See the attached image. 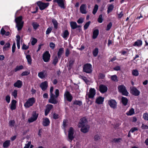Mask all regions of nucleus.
<instances>
[{"instance_id":"obj_1","label":"nucleus","mask_w":148,"mask_h":148,"mask_svg":"<svg viewBox=\"0 0 148 148\" xmlns=\"http://www.w3.org/2000/svg\"><path fill=\"white\" fill-rule=\"evenodd\" d=\"M15 21L16 23V26L17 28L18 31L21 30L24 24V22L22 21V17L21 16L15 19Z\"/></svg>"},{"instance_id":"obj_2","label":"nucleus","mask_w":148,"mask_h":148,"mask_svg":"<svg viewBox=\"0 0 148 148\" xmlns=\"http://www.w3.org/2000/svg\"><path fill=\"white\" fill-rule=\"evenodd\" d=\"M55 95L54 94L50 95V98L49 99V103L52 104H56L58 103V101L56 99L59 95V90L58 89L56 90L55 91Z\"/></svg>"},{"instance_id":"obj_3","label":"nucleus","mask_w":148,"mask_h":148,"mask_svg":"<svg viewBox=\"0 0 148 148\" xmlns=\"http://www.w3.org/2000/svg\"><path fill=\"white\" fill-rule=\"evenodd\" d=\"M35 102V100L34 98L32 97L29 98L24 104V106L26 108H29L32 106Z\"/></svg>"},{"instance_id":"obj_4","label":"nucleus","mask_w":148,"mask_h":148,"mask_svg":"<svg viewBox=\"0 0 148 148\" xmlns=\"http://www.w3.org/2000/svg\"><path fill=\"white\" fill-rule=\"evenodd\" d=\"M83 71L88 73H90L92 71V66L90 64H86L84 65L83 68Z\"/></svg>"},{"instance_id":"obj_5","label":"nucleus","mask_w":148,"mask_h":148,"mask_svg":"<svg viewBox=\"0 0 148 148\" xmlns=\"http://www.w3.org/2000/svg\"><path fill=\"white\" fill-rule=\"evenodd\" d=\"M119 91L121 93L122 95L127 96L128 92L127 91L125 86L123 85H121L118 87Z\"/></svg>"},{"instance_id":"obj_6","label":"nucleus","mask_w":148,"mask_h":148,"mask_svg":"<svg viewBox=\"0 0 148 148\" xmlns=\"http://www.w3.org/2000/svg\"><path fill=\"white\" fill-rule=\"evenodd\" d=\"M96 94V90L93 88H90L89 90V92L88 93L86 94V97L87 96L89 98L93 99Z\"/></svg>"},{"instance_id":"obj_7","label":"nucleus","mask_w":148,"mask_h":148,"mask_svg":"<svg viewBox=\"0 0 148 148\" xmlns=\"http://www.w3.org/2000/svg\"><path fill=\"white\" fill-rule=\"evenodd\" d=\"M51 55L48 51H46L43 54L42 58L45 62H48L50 60Z\"/></svg>"},{"instance_id":"obj_8","label":"nucleus","mask_w":148,"mask_h":148,"mask_svg":"<svg viewBox=\"0 0 148 148\" xmlns=\"http://www.w3.org/2000/svg\"><path fill=\"white\" fill-rule=\"evenodd\" d=\"M37 4L39 6L40 9L41 10L44 9L49 5L48 3H42L40 1H38L37 2Z\"/></svg>"},{"instance_id":"obj_9","label":"nucleus","mask_w":148,"mask_h":148,"mask_svg":"<svg viewBox=\"0 0 148 148\" xmlns=\"http://www.w3.org/2000/svg\"><path fill=\"white\" fill-rule=\"evenodd\" d=\"M64 99H66L69 102L71 101L73 99L72 96L68 91L65 92L64 94Z\"/></svg>"},{"instance_id":"obj_10","label":"nucleus","mask_w":148,"mask_h":148,"mask_svg":"<svg viewBox=\"0 0 148 148\" xmlns=\"http://www.w3.org/2000/svg\"><path fill=\"white\" fill-rule=\"evenodd\" d=\"M108 103L110 106L114 109L116 108L117 107V103L114 99H111L108 101Z\"/></svg>"},{"instance_id":"obj_11","label":"nucleus","mask_w":148,"mask_h":148,"mask_svg":"<svg viewBox=\"0 0 148 148\" xmlns=\"http://www.w3.org/2000/svg\"><path fill=\"white\" fill-rule=\"evenodd\" d=\"M68 132L69 138L71 141H72L74 138L73 136L74 134V130L73 127H70Z\"/></svg>"},{"instance_id":"obj_12","label":"nucleus","mask_w":148,"mask_h":148,"mask_svg":"<svg viewBox=\"0 0 148 148\" xmlns=\"http://www.w3.org/2000/svg\"><path fill=\"white\" fill-rule=\"evenodd\" d=\"M131 92L133 95L136 96H138L140 93V92L135 87H132L131 88Z\"/></svg>"},{"instance_id":"obj_13","label":"nucleus","mask_w":148,"mask_h":148,"mask_svg":"<svg viewBox=\"0 0 148 148\" xmlns=\"http://www.w3.org/2000/svg\"><path fill=\"white\" fill-rule=\"evenodd\" d=\"M87 122V120L86 118L85 117L82 118L80 119V121L79 122L78 126L79 127H81L82 126L86 125V123Z\"/></svg>"},{"instance_id":"obj_14","label":"nucleus","mask_w":148,"mask_h":148,"mask_svg":"<svg viewBox=\"0 0 148 148\" xmlns=\"http://www.w3.org/2000/svg\"><path fill=\"white\" fill-rule=\"evenodd\" d=\"M86 5L85 4H82L80 7V12L83 14H86L87 13Z\"/></svg>"},{"instance_id":"obj_15","label":"nucleus","mask_w":148,"mask_h":148,"mask_svg":"<svg viewBox=\"0 0 148 148\" xmlns=\"http://www.w3.org/2000/svg\"><path fill=\"white\" fill-rule=\"evenodd\" d=\"M81 129V131L84 133H86L89 130L90 127L87 125H84L82 126Z\"/></svg>"},{"instance_id":"obj_16","label":"nucleus","mask_w":148,"mask_h":148,"mask_svg":"<svg viewBox=\"0 0 148 148\" xmlns=\"http://www.w3.org/2000/svg\"><path fill=\"white\" fill-rule=\"evenodd\" d=\"M99 90L102 93L106 92L108 90L107 87L105 85L101 84L99 87Z\"/></svg>"},{"instance_id":"obj_17","label":"nucleus","mask_w":148,"mask_h":148,"mask_svg":"<svg viewBox=\"0 0 148 148\" xmlns=\"http://www.w3.org/2000/svg\"><path fill=\"white\" fill-rule=\"evenodd\" d=\"M48 86L47 82L46 81L42 82L40 85V87L43 91L45 90Z\"/></svg>"},{"instance_id":"obj_18","label":"nucleus","mask_w":148,"mask_h":148,"mask_svg":"<svg viewBox=\"0 0 148 148\" xmlns=\"http://www.w3.org/2000/svg\"><path fill=\"white\" fill-rule=\"evenodd\" d=\"M53 1L56 2L61 8H65L63 0H54Z\"/></svg>"},{"instance_id":"obj_19","label":"nucleus","mask_w":148,"mask_h":148,"mask_svg":"<svg viewBox=\"0 0 148 148\" xmlns=\"http://www.w3.org/2000/svg\"><path fill=\"white\" fill-rule=\"evenodd\" d=\"M38 76L39 77L42 79L45 78L47 76L45 71H43L39 72L38 74Z\"/></svg>"},{"instance_id":"obj_20","label":"nucleus","mask_w":148,"mask_h":148,"mask_svg":"<svg viewBox=\"0 0 148 148\" xmlns=\"http://www.w3.org/2000/svg\"><path fill=\"white\" fill-rule=\"evenodd\" d=\"M22 82L20 80H18L14 84V86L15 87L20 88L22 85Z\"/></svg>"},{"instance_id":"obj_21","label":"nucleus","mask_w":148,"mask_h":148,"mask_svg":"<svg viewBox=\"0 0 148 148\" xmlns=\"http://www.w3.org/2000/svg\"><path fill=\"white\" fill-rule=\"evenodd\" d=\"M50 121L47 118H45L43 119L42 121V125L44 126H47L49 125Z\"/></svg>"},{"instance_id":"obj_22","label":"nucleus","mask_w":148,"mask_h":148,"mask_svg":"<svg viewBox=\"0 0 148 148\" xmlns=\"http://www.w3.org/2000/svg\"><path fill=\"white\" fill-rule=\"evenodd\" d=\"M99 34V31L98 29L94 30L93 32L92 38L93 39H96L97 37Z\"/></svg>"},{"instance_id":"obj_23","label":"nucleus","mask_w":148,"mask_h":148,"mask_svg":"<svg viewBox=\"0 0 148 148\" xmlns=\"http://www.w3.org/2000/svg\"><path fill=\"white\" fill-rule=\"evenodd\" d=\"M104 98L100 96L97 98L96 99V102L98 104H102Z\"/></svg>"},{"instance_id":"obj_24","label":"nucleus","mask_w":148,"mask_h":148,"mask_svg":"<svg viewBox=\"0 0 148 148\" xmlns=\"http://www.w3.org/2000/svg\"><path fill=\"white\" fill-rule=\"evenodd\" d=\"M69 33L67 30H65L63 33L62 35V37L65 39L66 40L67 39L69 35Z\"/></svg>"},{"instance_id":"obj_25","label":"nucleus","mask_w":148,"mask_h":148,"mask_svg":"<svg viewBox=\"0 0 148 148\" xmlns=\"http://www.w3.org/2000/svg\"><path fill=\"white\" fill-rule=\"evenodd\" d=\"M64 49L63 48H61L59 49L57 53L58 57L59 58H60L61 57V56L64 53Z\"/></svg>"},{"instance_id":"obj_26","label":"nucleus","mask_w":148,"mask_h":148,"mask_svg":"<svg viewBox=\"0 0 148 148\" xmlns=\"http://www.w3.org/2000/svg\"><path fill=\"white\" fill-rule=\"evenodd\" d=\"M121 101L123 104L125 106L127 104L128 100L127 98L123 97L121 98Z\"/></svg>"},{"instance_id":"obj_27","label":"nucleus","mask_w":148,"mask_h":148,"mask_svg":"<svg viewBox=\"0 0 148 148\" xmlns=\"http://www.w3.org/2000/svg\"><path fill=\"white\" fill-rule=\"evenodd\" d=\"M10 144V140L5 141L3 143V147L4 148L8 147Z\"/></svg>"},{"instance_id":"obj_28","label":"nucleus","mask_w":148,"mask_h":148,"mask_svg":"<svg viewBox=\"0 0 148 148\" xmlns=\"http://www.w3.org/2000/svg\"><path fill=\"white\" fill-rule=\"evenodd\" d=\"M71 28L73 29H75L77 28V23L75 22H71L70 23Z\"/></svg>"},{"instance_id":"obj_29","label":"nucleus","mask_w":148,"mask_h":148,"mask_svg":"<svg viewBox=\"0 0 148 148\" xmlns=\"http://www.w3.org/2000/svg\"><path fill=\"white\" fill-rule=\"evenodd\" d=\"M29 64H31L32 63V59L31 56L29 55H27L26 56Z\"/></svg>"},{"instance_id":"obj_30","label":"nucleus","mask_w":148,"mask_h":148,"mask_svg":"<svg viewBox=\"0 0 148 148\" xmlns=\"http://www.w3.org/2000/svg\"><path fill=\"white\" fill-rule=\"evenodd\" d=\"M58 57L57 56H55L53 60L52 64L56 66L58 61Z\"/></svg>"},{"instance_id":"obj_31","label":"nucleus","mask_w":148,"mask_h":148,"mask_svg":"<svg viewBox=\"0 0 148 148\" xmlns=\"http://www.w3.org/2000/svg\"><path fill=\"white\" fill-rule=\"evenodd\" d=\"M142 42L141 40H138L137 41L135 42L134 46H140L142 45Z\"/></svg>"},{"instance_id":"obj_32","label":"nucleus","mask_w":148,"mask_h":148,"mask_svg":"<svg viewBox=\"0 0 148 148\" xmlns=\"http://www.w3.org/2000/svg\"><path fill=\"white\" fill-rule=\"evenodd\" d=\"M32 25L35 30H36L39 26L38 24L36 22H32Z\"/></svg>"},{"instance_id":"obj_33","label":"nucleus","mask_w":148,"mask_h":148,"mask_svg":"<svg viewBox=\"0 0 148 148\" xmlns=\"http://www.w3.org/2000/svg\"><path fill=\"white\" fill-rule=\"evenodd\" d=\"M114 7L113 5L111 4L109 5L108 8L107 12L109 14L112 11L114 8Z\"/></svg>"},{"instance_id":"obj_34","label":"nucleus","mask_w":148,"mask_h":148,"mask_svg":"<svg viewBox=\"0 0 148 148\" xmlns=\"http://www.w3.org/2000/svg\"><path fill=\"white\" fill-rule=\"evenodd\" d=\"M52 22L54 26V27L55 29H57L58 28V23L56 20L55 19H53L52 20Z\"/></svg>"},{"instance_id":"obj_35","label":"nucleus","mask_w":148,"mask_h":148,"mask_svg":"<svg viewBox=\"0 0 148 148\" xmlns=\"http://www.w3.org/2000/svg\"><path fill=\"white\" fill-rule=\"evenodd\" d=\"M111 80L115 82H117L118 81V77L116 75H114L111 76Z\"/></svg>"},{"instance_id":"obj_36","label":"nucleus","mask_w":148,"mask_h":148,"mask_svg":"<svg viewBox=\"0 0 148 148\" xmlns=\"http://www.w3.org/2000/svg\"><path fill=\"white\" fill-rule=\"evenodd\" d=\"M98 9V6L97 5H95L94 8L93 9L92 13L94 14H95L97 12Z\"/></svg>"},{"instance_id":"obj_37","label":"nucleus","mask_w":148,"mask_h":148,"mask_svg":"<svg viewBox=\"0 0 148 148\" xmlns=\"http://www.w3.org/2000/svg\"><path fill=\"white\" fill-rule=\"evenodd\" d=\"M23 69V66L22 65H20V66H17L14 69V71L16 72L18 71H19Z\"/></svg>"},{"instance_id":"obj_38","label":"nucleus","mask_w":148,"mask_h":148,"mask_svg":"<svg viewBox=\"0 0 148 148\" xmlns=\"http://www.w3.org/2000/svg\"><path fill=\"white\" fill-rule=\"evenodd\" d=\"M98 48H96L93 51V54L94 56L96 57L98 55Z\"/></svg>"},{"instance_id":"obj_39","label":"nucleus","mask_w":148,"mask_h":148,"mask_svg":"<svg viewBox=\"0 0 148 148\" xmlns=\"http://www.w3.org/2000/svg\"><path fill=\"white\" fill-rule=\"evenodd\" d=\"M122 140L121 138H114L113 139L112 142L115 143H118Z\"/></svg>"},{"instance_id":"obj_40","label":"nucleus","mask_w":148,"mask_h":148,"mask_svg":"<svg viewBox=\"0 0 148 148\" xmlns=\"http://www.w3.org/2000/svg\"><path fill=\"white\" fill-rule=\"evenodd\" d=\"M10 44L9 42H7L3 48V50L4 51L6 50V48L10 47Z\"/></svg>"},{"instance_id":"obj_41","label":"nucleus","mask_w":148,"mask_h":148,"mask_svg":"<svg viewBox=\"0 0 148 148\" xmlns=\"http://www.w3.org/2000/svg\"><path fill=\"white\" fill-rule=\"evenodd\" d=\"M74 104L81 106L82 104V103L81 101L76 100L73 102Z\"/></svg>"},{"instance_id":"obj_42","label":"nucleus","mask_w":148,"mask_h":148,"mask_svg":"<svg viewBox=\"0 0 148 148\" xmlns=\"http://www.w3.org/2000/svg\"><path fill=\"white\" fill-rule=\"evenodd\" d=\"M38 116V114H36V112H33L32 117L34 119V120L32 121H36L37 118Z\"/></svg>"},{"instance_id":"obj_43","label":"nucleus","mask_w":148,"mask_h":148,"mask_svg":"<svg viewBox=\"0 0 148 148\" xmlns=\"http://www.w3.org/2000/svg\"><path fill=\"white\" fill-rule=\"evenodd\" d=\"M15 123V121L14 120H10L9 121L8 124L9 126L12 127L14 126Z\"/></svg>"},{"instance_id":"obj_44","label":"nucleus","mask_w":148,"mask_h":148,"mask_svg":"<svg viewBox=\"0 0 148 148\" xmlns=\"http://www.w3.org/2000/svg\"><path fill=\"white\" fill-rule=\"evenodd\" d=\"M132 74L133 75L137 76L138 75L139 73L137 70H134L132 71Z\"/></svg>"},{"instance_id":"obj_45","label":"nucleus","mask_w":148,"mask_h":148,"mask_svg":"<svg viewBox=\"0 0 148 148\" xmlns=\"http://www.w3.org/2000/svg\"><path fill=\"white\" fill-rule=\"evenodd\" d=\"M90 23V21H89L87 22L84 26V30L86 29L89 27Z\"/></svg>"},{"instance_id":"obj_46","label":"nucleus","mask_w":148,"mask_h":148,"mask_svg":"<svg viewBox=\"0 0 148 148\" xmlns=\"http://www.w3.org/2000/svg\"><path fill=\"white\" fill-rule=\"evenodd\" d=\"M17 91L16 90H14L12 93V95L15 98L17 97Z\"/></svg>"},{"instance_id":"obj_47","label":"nucleus","mask_w":148,"mask_h":148,"mask_svg":"<svg viewBox=\"0 0 148 148\" xmlns=\"http://www.w3.org/2000/svg\"><path fill=\"white\" fill-rule=\"evenodd\" d=\"M103 19L102 18V15L100 14L99 16L98 19V21L99 23H101L103 22Z\"/></svg>"},{"instance_id":"obj_48","label":"nucleus","mask_w":148,"mask_h":148,"mask_svg":"<svg viewBox=\"0 0 148 148\" xmlns=\"http://www.w3.org/2000/svg\"><path fill=\"white\" fill-rule=\"evenodd\" d=\"M37 40L35 38H32V40L31 42L32 45H34L37 42Z\"/></svg>"},{"instance_id":"obj_49","label":"nucleus","mask_w":148,"mask_h":148,"mask_svg":"<svg viewBox=\"0 0 148 148\" xmlns=\"http://www.w3.org/2000/svg\"><path fill=\"white\" fill-rule=\"evenodd\" d=\"M53 107V106L52 105L49 104L47 105L46 109L50 111Z\"/></svg>"},{"instance_id":"obj_50","label":"nucleus","mask_w":148,"mask_h":148,"mask_svg":"<svg viewBox=\"0 0 148 148\" xmlns=\"http://www.w3.org/2000/svg\"><path fill=\"white\" fill-rule=\"evenodd\" d=\"M143 118L145 120L148 121V114L147 113H146L143 114Z\"/></svg>"},{"instance_id":"obj_51","label":"nucleus","mask_w":148,"mask_h":148,"mask_svg":"<svg viewBox=\"0 0 148 148\" xmlns=\"http://www.w3.org/2000/svg\"><path fill=\"white\" fill-rule=\"evenodd\" d=\"M134 113V109L133 108L131 109L129 112V113L127 114L128 115H131Z\"/></svg>"},{"instance_id":"obj_52","label":"nucleus","mask_w":148,"mask_h":148,"mask_svg":"<svg viewBox=\"0 0 148 148\" xmlns=\"http://www.w3.org/2000/svg\"><path fill=\"white\" fill-rule=\"evenodd\" d=\"M112 23L111 22H110L107 25V28L106 29V30L108 31L112 27Z\"/></svg>"},{"instance_id":"obj_53","label":"nucleus","mask_w":148,"mask_h":148,"mask_svg":"<svg viewBox=\"0 0 148 148\" xmlns=\"http://www.w3.org/2000/svg\"><path fill=\"white\" fill-rule=\"evenodd\" d=\"M49 46L52 49H53L55 47V45L53 42H51L49 44Z\"/></svg>"},{"instance_id":"obj_54","label":"nucleus","mask_w":148,"mask_h":148,"mask_svg":"<svg viewBox=\"0 0 148 148\" xmlns=\"http://www.w3.org/2000/svg\"><path fill=\"white\" fill-rule=\"evenodd\" d=\"M16 48V43L14 42L12 47V52L14 53L15 52V49Z\"/></svg>"},{"instance_id":"obj_55","label":"nucleus","mask_w":148,"mask_h":148,"mask_svg":"<svg viewBox=\"0 0 148 148\" xmlns=\"http://www.w3.org/2000/svg\"><path fill=\"white\" fill-rule=\"evenodd\" d=\"M100 139V136L98 134L95 135L94 137V139L95 140L97 141Z\"/></svg>"},{"instance_id":"obj_56","label":"nucleus","mask_w":148,"mask_h":148,"mask_svg":"<svg viewBox=\"0 0 148 148\" xmlns=\"http://www.w3.org/2000/svg\"><path fill=\"white\" fill-rule=\"evenodd\" d=\"M52 30V28L51 27L48 28L46 31V34H49Z\"/></svg>"},{"instance_id":"obj_57","label":"nucleus","mask_w":148,"mask_h":148,"mask_svg":"<svg viewBox=\"0 0 148 148\" xmlns=\"http://www.w3.org/2000/svg\"><path fill=\"white\" fill-rule=\"evenodd\" d=\"M81 78L83 79L86 83H87L89 82V81L87 79L86 77H85L81 76Z\"/></svg>"},{"instance_id":"obj_58","label":"nucleus","mask_w":148,"mask_h":148,"mask_svg":"<svg viewBox=\"0 0 148 148\" xmlns=\"http://www.w3.org/2000/svg\"><path fill=\"white\" fill-rule=\"evenodd\" d=\"M70 53L69 50L68 48L66 49L65 51V56L67 57H68Z\"/></svg>"},{"instance_id":"obj_59","label":"nucleus","mask_w":148,"mask_h":148,"mask_svg":"<svg viewBox=\"0 0 148 148\" xmlns=\"http://www.w3.org/2000/svg\"><path fill=\"white\" fill-rule=\"evenodd\" d=\"M141 127L143 129H148V126L147 125H145L144 124H142Z\"/></svg>"},{"instance_id":"obj_60","label":"nucleus","mask_w":148,"mask_h":148,"mask_svg":"<svg viewBox=\"0 0 148 148\" xmlns=\"http://www.w3.org/2000/svg\"><path fill=\"white\" fill-rule=\"evenodd\" d=\"M31 144V142H28L27 144H25V147H24V148H29L30 146V145Z\"/></svg>"},{"instance_id":"obj_61","label":"nucleus","mask_w":148,"mask_h":148,"mask_svg":"<svg viewBox=\"0 0 148 148\" xmlns=\"http://www.w3.org/2000/svg\"><path fill=\"white\" fill-rule=\"evenodd\" d=\"M10 97L9 95H7L6 97L5 100L8 103H10Z\"/></svg>"},{"instance_id":"obj_62","label":"nucleus","mask_w":148,"mask_h":148,"mask_svg":"<svg viewBox=\"0 0 148 148\" xmlns=\"http://www.w3.org/2000/svg\"><path fill=\"white\" fill-rule=\"evenodd\" d=\"M83 22V19L82 18H79L77 21V22L79 24L82 23Z\"/></svg>"},{"instance_id":"obj_63","label":"nucleus","mask_w":148,"mask_h":148,"mask_svg":"<svg viewBox=\"0 0 148 148\" xmlns=\"http://www.w3.org/2000/svg\"><path fill=\"white\" fill-rule=\"evenodd\" d=\"M29 47L27 46L25 44H23L22 47V49H23L26 50Z\"/></svg>"},{"instance_id":"obj_64","label":"nucleus","mask_w":148,"mask_h":148,"mask_svg":"<svg viewBox=\"0 0 148 148\" xmlns=\"http://www.w3.org/2000/svg\"><path fill=\"white\" fill-rule=\"evenodd\" d=\"M59 115L58 114L54 113L53 114V118L55 119H57L58 118Z\"/></svg>"}]
</instances>
